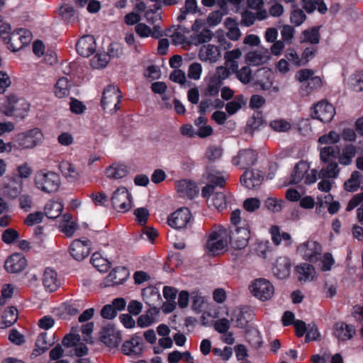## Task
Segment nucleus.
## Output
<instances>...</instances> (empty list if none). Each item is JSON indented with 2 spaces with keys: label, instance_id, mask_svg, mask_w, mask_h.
Here are the masks:
<instances>
[{
  "label": "nucleus",
  "instance_id": "nucleus-24",
  "mask_svg": "<svg viewBox=\"0 0 363 363\" xmlns=\"http://www.w3.org/2000/svg\"><path fill=\"white\" fill-rule=\"evenodd\" d=\"M79 55L83 57H89L96 50L95 39L92 35H86L81 38L76 45Z\"/></svg>",
  "mask_w": 363,
  "mask_h": 363
},
{
  "label": "nucleus",
  "instance_id": "nucleus-46",
  "mask_svg": "<svg viewBox=\"0 0 363 363\" xmlns=\"http://www.w3.org/2000/svg\"><path fill=\"white\" fill-rule=\"evenodd\" d=\"M322 85V80L320 77L315 76L311 77L308 81L303 83L301 87V94L303 96H308L314 89Z\"/></svg>",
  "mask_w": 363,
  "mask_h": 363
},
{
  "label": "nucleus",
  "instance_id": "nucleus-29",
  "mask_svg": "<svg viewBox=\"0 0 363 363\" xmlns=\"http://www.w3.org/2000/svg\"><path fill=\"white\" fill-rule=\"evenodd\" d=\"M121 350L125 355H140L143 352L140 339L138 337H132L123 344Z\"/></svg>",
  "mask_w": 363,
  "mask_h": 363
},
{
  "label": "nucleus",
  "instance_id": "nucleus-32",
  "mask_svg": "<svg viewBox=\"0 0 363 363\" xmlns=\"http://www.w3.org/2000/svg\"><path fill=\"white\" fill-rule=\"evenodd\" d=\"M128 277L126 268L119 267L111 271L107 277V281L111 285L123 284Z\"/></svg>",
  "mask_w": 363,
  "mask_h": 363
},
{
  "label": "nucleus",
  "instance_id": "nucleus-10",
  "mask_svg": "<svg viewBox=\"0 0 363 363\" xmlns=\"http://www.w3.org/2000/svg\"><path fill=\"white\" fill-rule=\"evenodd\" d=\"M48 167L60 169L63 177L69 183H75L80 179V174L75 166L67 160H52L48 161Z\"/></svg>",
  "mask_w": 363,
  "mask_h": 363
},
{
  "label": "nucleus",
  "instance_id": "nucleus-9",
  "mask_svg": "<svg viewBox=\"0 0 363 363\" xmlns=\"http://www.w3.org/2000/svg\"><path fill=\"white\" fill-rule=\"evenodd\" d=\"M190 38L195 45L202 44L210 41L213 36V33L206 26V23L203 19H196L191 26Z\"/></svg>",
  "mask_w": 363,
  "mask_h": 363
},
{
  "label": "nucleus",
  "instance_id": "nucleus-4",
  "mask_svg": "<svg viewBox=\"0 0 363 363\" xmlns=\"http://www.w3.org/2000/svg\"><path fill=\"white\" fill-rule=\"evenodd\" d=\"M318 179L316 169L310 170V164L306 161H300L294 167L292 174V181L297 184L303 182L306 184H312Z\"/></svg>",
  "mask_w": 363,
  "mask_h": 363
},
{
  "label": "nucleus",
  "instance_id": "nucleus-13",
  "mask_svg": "<svg viewBox=\"0 0 363 363\" xmlns=\"http://www.w3.org/2000/svg\"><path fill=\"white\" fill-rule=\"evenodd\" d=\"M33 39L32 33L25 28H20L11 33L10 42L8 45L9 49L16 52L28 45Z\"/></svg>",
  "mask_w": 363,
  "mask_h": 363
},
{
  "label": "nucleus",
  "instance_id": "nucleus-61",
  "mask_svg": "<svg viewBox=\"0 0 363 363\" xmlns=\"http://www.w3.org/2000/svg\"><path fill=\"white\" fill-rule=\"evenodd\" d=\"M81 340L80 335L77 333V329L72 328L70 333L65 336L63 345L67 347L77 345Z\"/></svg>",
  "mask_w": 363,
  "mask_h": 363
},
{
  "label": "nucleus",
  "instance_id": "nucleus-22",
  "mask_svg": "<svg viewBox=\"0 0 363 363\" xmlns=\"http://www.w3.org/2000/svg\"><path fill=\"white\" fill-rule=\"evenodd\" d=\"M270 58L269 50L264 48L249 52L245 56L246 62L252 66H259L267 63Z\"/></svg>",
  "mask_w": 363,
  "mask_h": 363
},
{
  "label": "nucleus",
  "instance_id": "nucleus-62",
  "mask_svg": "<svg viewBox=\"0 0 363 363\" xmlns=\"http://www.w3.org/2000/svg\"><path fill=\"white\" fill-rule=\"evenodd\" d=\"M222 82L218 81L209 75V80L206 89V94L211 96H215L218 94Z\"/></svg>",
  "mask_w": 363,
  "mask_h": 363
},
{
  "label": "nucleus",
  "instance_id": "nucleus-59",
  "mask_svg": "<svg viewBox=\"0 0 363 363\" xmlns=\"http://www.w3.org/2000/svg\"><path fill=\"white\" fill-rule=\"evenodd\" d=\"M242 55V52L239 48L234 49L233 50L226 52L225 54V59L227 62H231L230 69L234 71L238 68V62L236 60L239 59Z\"/></svg>",
  "mask_w": 363,
  "mask_h": 363
},
{
  "label": "nucleus",
  "instance_id": "nucleus-31",
  "mask_svg": "<svg viewBox=\"0 0 363 363\" xmlns=\"http://www.w3.org/2000/svg\"><path fill=\"white\" fill-rule=\"evenodd\" d=\"M291 264L286 257H280L277 260L274 267V274L279 279H283L290 274Z\"/></svg>",
  "mask_w": 363,
  "mask_h": 363
},
{
  "label": "nucleus",
  "instance_id": "nucleus-1",
  "mask_svg": "<svg viewBox=\"0 0 363 363\" xmlns=\"http://www.w3.org/2000/svg\"><path fill=\"white\" fill-rule=\"evenodd\" d=\"M208 179L210 184L202 189V196L208 199L209 204L215 207L218 211L225 209L227 206L225 195L223 192L214 193L215 187L223 186L225 182V177L220 174L208 172Z\"/></svg>",
  "mask_w": 363,
  "mask_h": 363
},
{
  "label": "nucleus",
  "instance_id": "nucleus-25",
  "mask_svg": "<svg viewBox=\"0 0 363 363\" xmlns=\"http://www.w3.org/2000/svg\"><path fill=\"white\" fill-rule=\"evenodd\" d=\"M199 57L203 62L214 63L221 57V53L218 47L208 44L201 48Z\"/></svg>",
  "mask_w": 363,
  "mask_h": 363
},
{
  "label": "nucleus",
  "instance_id": "nucleus-6",
  "mask_svg": "<svg viewBox=\"0 0 363 363\" xmlns=\"http://www.w3.org/2000/svg\"><path fill=\"white\" fill-rule=\"evenodd\" d=\"M111 201L113 208L118 212H127L133 206L131 194L124 186H120L114 191Z\"/></svg>",
  "mask_w": 363,
  "mask_h": 363
},
{
  "label": "nucleus",
  "instance_id": "nucleus-56",
  "mask_svg": "<svg viewBox=\"0 0 363 363\" xmlns=\"http://www.w3.org/2000/svg\"><path fill=\"white\" fill-rule=\"evenodd\" d=\"M350 87L356 91H363V72H357L348 79Z\"/></svg>",
  "mask_w": 363,
  "mask_h": 363
},
{
  "label": "nucleus",
  "instance_id": "nucleus-52",
  "mask_svg": "<svg viewBox=\"0 0 363 363\" xmlns=\"http://www.w3.org/2000/svg\"><path fill=\"white\" fill-rule=\"evenodd\" d=\"M45 352V333H41L34 345L33 350L30 354V358L35 359Z\"/></svg>",
  "mask_w": 363,
  "mask_h": 363
},
{
  "label": "nucleus",
  "instance_id": "nucleus-33",
  "mask_svg": "<svg viewBox=\"0 0 363 363\" xmlns=\"http://www.w3.org/2000/svg\"><path fill=\"white\" fill-rule=\"evenodd\" d=\"M159 313L157 307H150L145 314L141 315L137 320L139 327L144 328L150 326L156 321V316Z\"/></svg>",
  "mask_w": 363,
  "mask_h": 363
},
{
  "label": "nucleus",
  "instance_id": "nucleus-21",
  "mask_svg": "<svg viewBox=\"0 0 363 363\" xmlns=\"http://www.w3.org/2000/svg\"><path fill=\"white\" fill-rule=\"evenodd\" d=\"M27 266L26 257L21 253H13L9 257L5 262L6 270L10 273H18Z\"/></svg>",
  "mask_w": 363,
  "mask_h": 363
},
{
  "label": "nucleus",
  "instance_id": "nucleus-36",
  "mask_svg": "<svg viewBox=\"0 0 363 363\" xmlns=\"http://www.w3.org/2000/svg\"><path fill=\"white\" fill-rule=\"evenodd\" d=\"M128 174L127 167L123 164H113L106 169V175L110 179H119Z\"/></svg>",
  "mask_w": 363,
  "mask_h": 363
},
{
  "label": "nucleus",
  "instance_id": "nucleus-42",
  "mask_svg": "<svg viewBox=\"0 0 363 363\" xmlns=\"http://www.w3.org/2000/svg\"><path fill=\"white\" fill-rule=\"evenodd\" d=\"M245 104L246 100L243 95H237L231 101H229L225 104V111L229 115H233L241 109Z\"/></svg>",
  "mask_w": 363,
  "mask_h": 363
},
{
  "label": "nucleus",
  "instance_id": "nucleus-5",
  "mask_svg": "<svg viewBox=\"0 0 363 363\" xmlns=\"http://www.w3.org/2000/svg\"><path fill=\"white\" fill-rule=\"evenodd\" d=\"M249 289L255 298L262 301L270 299L274 293L272 284L264 278L255 279L250 285Z\"/></svg>",
  "mask_w": 363,
  "mask_h": 363
},
{
  "label": "nucleus",
  "instance_id": "nucleus-8",
  "mask_svg": "<svg viewBox=\"0 0 363 363\" xmlns=\"http://www.w3.org/2000/svg\"><path fill=\"white\" fill-rule=\"evenodd\" d=\"M321 245L313 240H306L301 243L297 247V252L305 260L315 262L319 260L322 255Z\"/></svg>",
  "mask_w": 363,
  "mask_h": 363
},
{
  "label": "nucleus",
  "instance_id": "nucleus-26",
  "mask_svg": "<svg viewBox=\"0 0 363 363\" xmlns=\"http://www.w3.org/2000/svg\"><path fill=\"white\" fill-rule=\"evenodd\" d=\"M269 15L267 10H262L259 12H252L245 10L241 13L240 24L245 27L252 26L256 20L263 21L268 18Z\"/></svg>",
  "mask_w": 363,
  "mask_h": 363
},
{
  "label": "nucleus",
  "instance_id": "nucleus-44",
  "mask_svg": "<svg viewBox=\"0 0 363 363\" xmlns=\"http://www.w3.org/2000/svg\"><path fill=\"white\" fill-rule=\"evenodd\" d=\"M70 84L66 77L60 78L55 86V94L58 98H63L69 95Z\"/></svg>",
  "mask_w": 363,
  "mask_h": 363
},
{
  "label": "nucleus",
  "instance_id": "nucleus-28",
  "mask_svg": "<svg viewBox=\"0 0 363 363\" xmlns=\"http://www.w3.org/2000/svg\"><path fill=\"white\" fill-rule=\"evenodd\" d=\"M356 333L352 325L337 323L335 325L334 335L339 340H350Z\"/></svg>",
  "mask_w": 363,
  "mask_h": 363
},
{
  "label": "nucleus",
  "instance_id": "nucleus-45",
  "mask_svg": "<svg viewBox=\"0 0 363 363\" xmlns=\"http://www.w3.org/2000/svg\"><path fill=\"white\" fill-rule=\"evenodd\" d=\"M197 11V2L196 0H186L184 6L181 9L180 13L177 16V21L182 22L186 19L189 14L195 13Z\"/></svg>",
  "mask_w": 363,
  "mask_h": 363
},
{
  "label": "nucleus",
  "instance_id": "nucleus-15",
  "mask_svg": "<svg viewBox=\"0 0 363 363\" xmlns=\"http://www.w3.org/2000/svg\"><path fill=\"white\" fill-rule=\"evenodd\" d=\"M121 334L113 325H107L102 328L101 340L110 348L118 347L121 342Z\"/></svg>",
  "mask_w": 363,
  "mask_h": 363
},
{
  "label": "nucleus",
  "instance_id": "nucleus-60",
  "mask_svg": "<svg viewBox=\"0 0 363 363\" xmlns=\"http://www.w3.org/2000/svg\"><path fill=\"white\" fill-rule=\"evenodd\" d=\"M285 59L290 62L291 65L296 67H300L303 65V60L294 48H288L284 54Z\"/></svg>",
  "mask_w": 363,
  "mask_h": 363
},
{
  "label": "nucleus",
  "instance_id": "nucleus-43",
  "mask_svg": "<svg viewBox=\"0 0 363 363\" xmlns=\"http://www.w3.org/2000/svg\"><path fill=\"white\" fill-rule=\"evenodd\" d=\"M270 233L272 241L275 245H280L283 241H285L286 244L290 243V235L287 233L281 232L279 226H272L270 228Z\"/></svg>",
  "mask_w": 363,
  "mask_h": 363
},
{
  "label": "nucleus",
  "instance_id": "nucleus-57",
  "mask_svg": "<svg viewBox=\"0 0 363 363\" xmlns=\"http://www.w3.org/2000/svg\"><path fill=\"white\" fill-rule=\"evenodd\" d=\"M320 40L318 29L315 27L305 30L302 33V42H308L311 44H318Z\"/></svg>",
  "mask_w": 363,
  "mask_h": 363
},
{
  "label": "nucleus",
  "instance_id": "nucleus-18",
  "mask_svg": "<svg viewBox=\"0 0 363 363\" xmlns=\"http://www.w3.org/2000/svg\"><path fill=\"white\" fill-rule=\"evenodd\" d=\"M43 139V135L38 128L18 135V145L21 148H33Z\"/></svg>",
  "mask_w": 363,
  "mask_h": 363
},
{
  "label": "nucleus",
  "instance_id": "nucleus-11",
  "mask_svg": "<svg viewBox=\"0 0 363 363\" xmlns=\"http://www.w3.org/2000/svg\"><path fill=\"white\" fill-rule=\"evenodd\" d=\"M250 238L248 225L244 222L241 226H237L231 231L230 239L232 246L237 250L245 248Z\"/></svg>",
  "mask_w": 363,
  "mask_h": 363
},
{
  "label": "nucleus",
  "instance_id": "nucleus-51",
  "mask_svg": "<svg viewBox=\"0 0 363 363\" xmlns=\"http://www.w3.org/2000/svg\"><path fill=\"white\" fill-rule=\"evenodd\" d=\"M18 317V310L15 307L8 308L4 312L2 324L5 327H10L17 321Z\"/></svg>",
  "mask_w": 363,
  "mask_h": 363
},
{
  "label": "nucleus",
  "instance_id": "nucleus-50",
  "mask_svg": "<svg viewBox=\"0 0 363 363\" xmlns=\"http://www.w3.org/2000/svg\"><path fill=\"white\" fill-rule=\"evenodd\" d=\"M341 140L340 133L335 130H330L326 134L321 135L318 138V143L320 145H333L338 143Z\"/></svg>",
  "mask_w": 363,
  "mask_h": 363
},
{
  "label": "nucleus",
  "instance_id": "nucleus-37",
  "mask_svg": "<svg viewBox=\"0 0 363 363\" xmlns=\"http://www.w3.org/2000/svg\"><path fill=\"white\" fill-rule=\"evenodd\" d=\"M270 251V242L267 240H257L250 247V253L265 259Z\"/></svg>",
  "mask_w": 363,
  "mask_h": 363
},
{
  "label": "nucleus",
  "instance_id": "nucleus-3",
  "mask_svg": "<svg viewBox=\"0 0 363 363\" xmlns=\"http://www.w3.org/2000/svg\"><path fill=\"white\" fill-rule=\"evenodd\" d=\"M122 94L119 89L114 85L107 86L102 94L101 105L104 111L108 113H114L119 108Z\"/></svg>",
  "mask_w": 363,
  "mask_h": 363
},
{
  "label": "nucleus",
  "instance_id": "nucleus-41",
  "mask_svg": "<svg viewBox=\"0 0 363 363\" xmlns=\"http://www.w3.org/2000/svg\"><path fill=\"white\" fill-rule=\"evenodd\" d=\"M296 272L299 274L300 281L312 280L315 275L314 267L308 263H301L296 266Z\"/></svg>",
  "mask_w": 363,
  "mask_h": 363
},
{
  "label": "nucleus",
  "instance_id": "nucleus-40",
  "mask_svg": "<svg viewBox=\"0 0 363 363\" xmlns=\"http://www.w3.org/2000/svg\"><path fill=\"white\" fill-rule=\"evenodd\" d=\"M318 150L320 152V159L321 162L327 163L333 159L337 158L339 147L327 145L325 147H318Z\"/></svg>",
  "mask_w": 363,
  "mask_h": 363
},
{
  "label": "nucleus",
  "instance_id": "nucleus-47",
  "mask_svg": "<svg viewBox=\"0 0 363 363\" xmlns=\"http://www.w3.org/2000/svg\"><path fill=\"white\" fill-rule=\"evenodd\" d=\"M361 177V174L359 172H353L350 177L344 184L345 189L350 192L356 191L360 186Z\"/></svg>",
  "mask_w": 363,
  "mask_h": 363
},
{
  "label": "nucleus",
  "instance_id": "nucleus-14",
  "mask_svg": "<svg viewBox=\"0 0 363 363\" xmlns=\"http://www.w3.org/2000/svg\"><path fill=\"white\" fill-rule=\"evenodd\" d=\"M274 73L267 67H262L257 70L253 76V84L262 90H269L272 87Z\"/></svg>",
  "mask_w": 363,
  "mask_h": 363
},
{
  "label": "nucleus",
  "instance_id": "nucleus-16",
  "mask_svg": "<svg viewBox=\"0 0 363 363\" xmlns=\"http://www.w3.org/2000/svg\"><path fill=\"white\" fill-rule=\"evenodd\" d=\"M191 218L190 211L187 208H181L168 217L167 223L173 228H182L190 222Z\"/></svg>",
  "mask_w": 363,
  "mask_h": 363
},
{
  "label": "nucleus",
  "instance_id": "nucleus-35",
  "mask_svg": "<svg viewBox=\"0 0 363 363\" xmlns=\"http://www.w3.org/2000/svg\"><path fill=\"white\" fill-rule=\"evenodd\" d=\"M60 231L66 235L67 237H72L77 229V224L72 220V217L69 214H65L61 218L59 223Z\"/></svg>",
  "mask_w": 363,
  "mask_h": 363
},
{
  "label": "nucleus",
  "instance_id": "nucleus-30",
  "mask_svg": "<svg viewBox=\"0 0 363 363\" xmlns=\"http://www.w3.org/2000/svg\"><path fill=\"white\" fill-rule=\"evenodd\" d=\"M47 167V193L57 192L62 184V179L59 174Z\"/></svg>",
  "mask_w": 363,
  "mask_h": 363
},
{
  "label": "nucleus",
  "instance_id": "nucleus-38",
  "mask_svg": "<svg viewBox=\"0 0 363 363\" xmlns=\"http://www.w3.org/2000/svg\"><path fill=\"white\" fill-rule=\"evenodd\" d=\"M61 286L57 272L52 268H47V292L56 291Z\"/></svg>",
  "mask_w": 363,
  "mask_h": 363
},
{
  "label": "nucleus",
  "instance_id": "nucleus-64",
  "mask_svg": "<svg viewBox=\"0 0 363 363\" xmlns=\"http://www.w3.org/2000/svg\"><path fill=\"white\" fill-rule=\"evenodd\" d=\"M191 298L192 301V309L196 313H200L205 302L204 297L201 296L200 292L194 291L191 294Z\"/></svg>",
  "mask_w": 363,
  "mask_h": 363
},
{
  "label": "nucleus",
  "instance_id": "nucleus-54",
  "mask_svg": "<svg viewBox=\"0 0 363 363\" xmlns=\"http://www.w3.org/2000/svg\"><path fill=\"white\" fill-rule=\"evenodd\" d=\"M108 62L109 57L108 54L105 52L97 53L90 60V65L93 68L99 69L106 67Z\"/></svg>",
  "mask_w": 363,
  "mask_h": 363
},
{
  "label": "nucleus",
  "instance_id": "nucleus-55",
  "mask_svg": "<svg viewBox=\"0 0 363 363\" xmlns=\"http://www.w3.org/2000/svg\"><path fill=\"white\" fill-rule=\"evenodd\" d=\"M270 127L276 132L286 133L292 127L291 123L284 118H277L270 122Z\"/></svg>",
  "mask_w": 363,
  "mask_h": 363
},
{
  "label": "nucleus",
  "instance_id": "nucleus-2",
  "mask_svg": "<svg viewBox=\"0 0 363 363\" xmlns=\"http://www.w3.org/2000/svg\"><path fill=\"white\" fill-rule=\"evenodd\" d=\"M228 245V231L223 227H218L209 234L205 249L207 254L211 256H216L225 252Z\"/></svg>",
  "mask_w": 363,
  "mask_h": 363
},
{
  "label": "nucleus",
  "instance_id": "nucleus-48",
  "mask_svg": "<svg viewBox=\"0 0 363 363\" xmlns=\"http://www.w3.org/2000/svg\"><path fill=\"white\" fill-rule=\"evenodd\" d=\"M91 262L93 266L101 272H106L110 268V263L108 261L103 257L99 252H95L92 255Z\"/></svg>",
  "mask_w": 363,
  "mask_h": 363
},
{
  "label": "nucleus",
  "instance_id": "nucleus-27",
  "mask_svg": "<svg viewBox=\"0 0 363 363\" xmlns=\"http://www.w3.org/2000/svg\"><path fill=\"white\" fill-rule=\"evenodd\" d=\"M357 147L352 144L345 145L341 150L339 148L337 154L339 164L344 166L350 165L357 155Z\"/></svg>",
  "mask_w": 363,
  "mask_h": 363
},
{
  "label": "nucleus",
  "instance_id": "nucleus-7",
  "mask_svg": "<svg viewBox=\"0 0 363 363\" xmlns=\"http://www.w3.org/2000/svg\"><path fill=\"white\" fill-rule=\"evenodd\" d=\"M335 115V108L333 104L325 100H321L311 108V116L313 119L322 123H329Z\"/></svg>",
  "mask_w": 363,
  "mask_h": 363
},
{
  "label": "nucleus",
  "instance_id": "nucleus-20",
  "mask_svg": "<svg viewBox=\"0 0 363 363\" xmlns=\"http://www.w3.org/2000/svg\"><path fill=\"white\" fill-rule=\"evenodd\" d=\"M175 188L181 197L189 199H194L199 191L195 182L187 179L176 182Z\"/></svg>",
  "mask_w": 363,
  "mask_h": 363
},
{
  "label": "nucleus",
  "instance_id": "nucleus-49",
  "mask_svg": "<svg viewBox=\"0 0 363 363\" xmlns=\"http://www.w3.org/2000/svg\"><path fill=\"white\" fill-rule=\"evenodd\" d=\"M63 209V205L58 201H52L47 203V218L54 220L57 218Z\"/></svg>",
  "mask_w": 363,
  "mask_h": 363
},
{
  "label": "nucleus",
  "instance_id": "nucleus-58",
  "mask_svg": "<svg viewBox=\"0 0 363 363\" xmlns=\"http://www.w3.org/2000/svg\"><path fill=\"white\" fill-rule=\"evenodd\" d=\"M230 321L235 327L240 328L245 327L247 323L244 313L240 308H235L233 311Z\"/></svg>",
  "mask_w": 363,
  "mask_h": 363
},
{
  "label": "nucleus",
  "instance_id": "nucleus-19",
  "mask_svg": "<svg viewBox=\"0 0 363 363\" xmlns=\"http://www.w3.org/2000/svg\"><path fill=\"white\" fill-rule=\"evenodd\" d=\"M257 154L250 149H244L238 152V155L233 158L232 162L234 165L240 166L245 169L255 164Z\"/></svg>",
  "mask_w": 363,
  "mask_h": 363
},
{
  "label": "nucleus",
  "instance_id": "nucleus-12",
  "mask_svg": "<svg viewBox=\"0 0 363 363\" xmlns=\"http://www.w3.org/2000/svg\"><path fill=\"white\" fill-rule=\"evenodd\" d=\"M29 109V105L23 100H18L15 96L8 97V104L2 110L6 116H14L23 118Z\"/></svg>",
  "mask_w": 363,
  "mask_h": 363
},
{
  "label": "nucleus",
  "instance_id": "nucleus-63",
  "mask_svg": "<svg viewBox=\"0 0 363 363\" xmlns=\"http://www.w3.org/2000/svg\"><path fill=\"white\" fill-rule=\"evenodd\" d=\"M296 128L300 134L308 135L312 133V126L310 119L301 118L297 121Z\"/></svg>",
  "mask_w": 363,
  "mask_h": 363
},
{
  "label": "nucleus",
  "instance_id": "nucleus-39",
  "mask_svg": "<svg viewBox=\"0 0 363 363\" xmlns=\"http://www.w3.org/2000/svg\"><path fill=\"white\" fill-rule=\"evenodd\" d=\"M340 173L338 163L331 162L326 167H323L318 172V178H327L330 179H335Z\"/></svg>",
  "mask_w": 363,
  "mask_h": 363
},
{
  "label": "nucleus",
  "instance_id": "nucleus-53",
  "mask_svg": "<svg viewBox=\"0 0 363 363\" xmlns=\"http://www.w3.org/2000/svg\"><path fill=\"white\" fill-rule=\"evenodd\" d=\"M233 72H236L237 79L244 84H247L251 81H253L252 69L248 66H244L240 69H237Z\"/></svg>",
  "mask_w": 363,
  "mask_h": 363
},
{
  "label": "nucleus",
  "instance_id": "nucleus-17",
  "mask_svg": "<svg viewBox=\"0 0 363 363\" xmlns=\"http://www.w3.org/2000/svg\"><path fill=\"white\" fill-rule=\"evenodd\" d=\"M91 242L86 239L74 240L69 247V252L72 257L81 261L88 257L90 253Z\"/></svg>",
  "mask_w": 363,
  "mask_h": 363
},
{
  "label": "nucleus",
  "instance_id": "nucleus-23",
  "mask_svg": "<svg viewBox=\"0 0 363 363\" xmlns=\"http://www.w3.org/2000/svg\"><path fill=\"white\" fill-rule=\"evenodd\" d=\"M262 180L263 175L258 169L246 170L240 177V182L249 189L259 186Z\"/></svg>",
  "mask_w": 363,
  "mask_h": 363
},
{
  "label": "nucleus",
  "instance_id": "nucleus-34",
  "mask_svg": "<svg viewBox=\"0 0 363 363\" xmlns=\"http://www.w3.org/2000/svg\"><path fill=\"white\" fill-rule=\"evenodd\" d=\"M317 205V208L318 207L321 208L324 205H327L328 211L331 215L335 214L340 208L339 201H333V197L330 194H328L324 196H318Z\"/></svg>",
  "mask_w": 363,
  "mask_h": 363
}]
</instances>
